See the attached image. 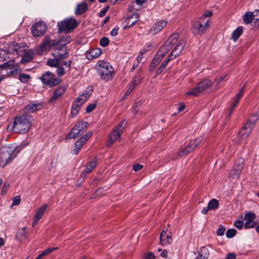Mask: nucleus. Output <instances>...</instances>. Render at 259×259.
Here are the masks:
<instances>
[{"label": "nucleus", "mask_w": 259, "mask_h": 259, "mask_svg": "<svg viewBox=\"0 0 259 259\" xmlns=\"http://www.w3.org/2000/svg\"><path fill=\"white\" fill-rule=\"evenodd\" d=\"M57 73L59 76H62L65 73V69L62 67H58L57 69Z\"/></svg>", "instance_id": "49"}, {"label": "nucleus", "mask_w": 259, "mask_h": 259, "mask_svg": "<svg viewBox=\"0 0 259 259\" xmlns=\"http://www.w3.org/2000/svg\"><path fill=\"white\" fill-rule=\"evenodd\" d=\"M200 93H201V92L199 88H198V86L197 85L196 87L186 93L185 95L186 96H197Z\"/></svg>", "instance_id": "34"}, {"label": "nucleus", "mask_w": 259, "mask_h": 259, "mask_svg": "<svg viewBox=\"0 0 259 259\" xmlns=\"http://www.w3.org/2000/svg\"><path fill=\"white\" fill-rule=\"evenodd\" d=\"M41 81L50 87H54L58 84L59 81L55 75L50 71L44 73L40 77Z\"/></svg>", "instance_id": "9"}, {"label": "nucleus", "mask_w": 259, "mask_h": 259, "mask_svg": "<svg viewBox=\"0 0 259 259\" xmlns=\"http://www.w3.org/2000/svg\"><path fill=\"white\" fill-rule=\"evenodd\" d=\"M102 53V50L97 48L88 51L85 53V56L88 59L93 60L98 58Z\"/></svg>", "instance_id": "20"}, {"label": "nucleus", "mask_w": 259, "mask_h": 259, "mask_svg": "<svg viewBox=\"0 0 259 259\" xmlns=\"http://www.w3.org/2000/svg\"><path fill=\"white\" fill-rule=\"evenodd\" d=\"M122 123H119L116 126L114 129L111 132L107 143L108 146H111L119 138L122 132Z\"/></svg>", "instance_id": "11"}, {"label": "nucleus", "mask_w": 259, "mask_h": 259, "mask_svg": "<svg viewBox=\"0 0 259 259\" xmlns=\"http://www.w3.org/2000/svg\"><path fill=\"white\" fill-rule=\"evenodd\" d=\"M92 131H88L82 136V145L92 136Z\"/></svg>", "instance_id": "40"}, {"label": "nucleus", "mask_w": 259, "mask_h": 259, "mask_svg": "<svg viewBox=\"0 0 259 259\" xmlns=\"http://www.w3.org/2000/svg\"><path fill=\"white\" fill-rule=\"evenodd\" d=\"M75 12L76 15H79L81 14V4H78L77 5Z\"/></svg>", "instance_id": "62"}, {"label": "nucleus", "mask_w": 259, "mask_h": 259, "mask_svg": "<svg viewBox=\"0 0 259 259\" xmlns=\"http://www.w3.org/2000/svg\"><path fill=\"white\" fill-rule=\"evenodd\" d=\"M139 20V14L137 12H135L132 15H128L124 20L126 25L124 26V29H126L134 25Z\"/></svg>", "instance_id": "13"}, {"label": "nucleus", "mask_w": 259, "mask_h": 259, "mask_svg": "<svg viewBox=\"0 0 259 259\" xmlns=\"http://www.w3.org/2000/svg\"><path fill=\"white\" fill-rule=\"evenodd\" d=\"M167 21L161 20L155 23L150 28L149 32L152 34H156L160 32L167 25Z\"/></svg>", "instance_id": "17"}, {"label": "nucleus", "mask_w": 259, "mask_h": 259, "mask_svg": "<svg viewBox=\"0 0 259 259\" xmlns=\"http://www.w3.org/2000/svg\"><path fill=\"white\" fill-rule=\"evenodd\" d=\"M98 72L102 79L105 81L111 80L114 74V68L109 63L104 60H100L96 65Z\"/></svg>", "instance_id": "4"}, {"label": "nucleus", "mask_w": 259, "mask_h": 259, "mask_svg": "<svg viewBox=\"0 0 259 259\" xmlns=\"http://www.w3.org/2000/svg\"><path fill=\"white\" fill-rule=\"evenodd\" d=\"M52 44L53 43L50 39L47 37L45 38L41 45L42 48L47 51L51 48Z\"/></svg>", "instance_id": "31"}, {"label": "nucleus", "mask_w": 259, "mask_h": 259, "mask_svg": "<svg viewBox=\"0 0 259 259\" xmlns=\"http://www.w3.org/2000/svg\"><path fill=\"white\" fill-rule=\"evenodd\" d=\"M165 55V54H163L160 50H158L149 65V69L150 71H153L155 69V67L160 63Z\"/></svg>", "instance_id": "15"}, {"label": "nucleus", "mask_w": 259, "mask_h": 259, "mask_svg": "<svg viewBox=\"0 0 259 259\" xmlns=\"http://www.w3.org/2000/svg\"><path fill=\"white\" fill-rule=\"evenodd\" d=\"M243 32V29L242 27H238L236 29H235L232 33V39L234 41H236L240 36L241 35V34Z\"/></svg>", "instance_id": "30"}, {"label": "nucleus", "mask_w": 259, "mask_h": 259, "mask_svg": "<svg viewBox=\"0 0 259 259\" xmlns=\"http://www.w3.org/2000/svg\"><path fill=\"white\" fill-rule=\"evenodd\" d=\"M18 154L15 145L6 146L0 149V167H4L9 164Z\"/></svg>", "instance_id": "3"}, {"label": "nucleus", "mask_w": 259, "mask_h": 259, "mask_svg": "<svg viewBox=\"0 0 259 259\" xmlns=\"http://www.w3.org/2000/svg\"><path fill=\"white\" fill-rule=\"evenodd\" d=\"M96 164L97 163L96 159H93L90 161L89 162L86 163L85 166V168L83 169L82 172L84 174H88L89 172H90L93 170L94 168H95V167L96 166Z\"/></svg>", "instance_id": "26"}, {"label": "nucleus", "mask_w": 259, "mask_h": 259, "mask_svg": "<svg viewBox=\"0 0 259 259\" xmlns=\"http://www.w3.org/2000/svg\"><path fill=\"white\" fill-rule=\"evenodd\" d=\"M47 207L48 204H44L36 210L32 222L33 226H34L38 223L39 220L43 216L45 211L47 210Z\"/></svg>", "instance_id": "16"}, {"label": "nucleus", "mask_w": 259, "mask_h": 259, "mask_svg": "<svg viewBox=\"0 0 259 259\" xmlns=\"http://www.w3.org/2000/svg\"><path fill=\"white\" fill-rule=\"evenodd\" d=\"M70 40V37L67 35L60 39L59 44L55 46L52 53L53 58L49 59L47 61L48 65L51 67H57L63 59L68 57L69 53L66 50V44L69 43Z\"/></svg>", "instance_id": "1"}, {"label": "nucleus", "mask_w": 259, "mask_h": 259, "mask_svg": "<svg viewBox=\"0 0 259 259\" xmlns=\"http://www.w3.org/2000/svg\"><path fill=\"white\" fill-rule=\"evenodd\" d=\"M30 78V76L27 74L22 73L19 75V79L22 82L26 83L29 80Z\"/></svg>", "instance_id": "38"}, {"label": "nucleus", "mask_w": 259, "mask_h": 259, "mask_svg": "<svg viewBox=\"0 0 259 259\" xmlns=\"http://www.w3.org/2000/svg\"><path fill=\"white\" fill-rule=\"evenodd\" d=\"M31 33L34 36H40L45 34L47 30V25L44 22H39L32 25Z\"/></svg>", "instance_id": "10"}, {"label": "nucleus", "mask_w": 259, "mask_h": 259, "mask_svg": "<svg viewBox=\"0 0 259 259\" xmlns=\"http://www.w3.org/2000/svg\"><path fill=\"white\" fill-rule=\"evenodd\" d=\"M254 15V19L256 21L259 20V10H254V12H252Z\"/></svg>", "instance_id": "58"}, {"label": "nucleus", "mask_w": 259, "mask_h": 259, "mask_svg": "<svg viewBox=\"0 0 259 259\" xmlns=\"http://www.w3.org/2000/svg\"><path fill=\"white\" fill-rule=\"evenodd\" d=\"M255 214L251 211H249L245 214L244 215V220L245 221V223L244 224V227H247L249 224L251 222L254 221L255 219Z\"/></svg>", "instance_id": "28"}, {"label": "nucleus", "mask_w": 259, "mask_h": 259, "mask_svg": "<svg viewBox=\"0 0 259 259\" xmlns=\"http://www.w3.org/2000/svg\"><path fill=\"white\" fill-rule=\"evenodd\" d=\"M135 89L134 85H130L128 89L126 91L125 94L123 95L122 98L125 99L127 96H128Z\"/></svg>", "instance_id": "47"}, {"label": "nucleus", "mask_w": 259, "mask_h": 259, "mask_svg": "<svg viewBox=\"0 0 259 259\" xmlns=\"http://www.w3.org/2000/svg\"><path fill=\"white\" fill-rule=\"evenodd\" d=\"M80 109L81 103L80 102V99L79 96L72 105V107L71 110V114L72 116H75L78 113Z\"/></svg>", "instance_id": "22"}, {"label": "nucleus", "mask_w": 259, "mask_h": 259, "mask_svg": "<svg viewBox=\"0 0 259 259\" xmlns=\"http://www.w3.org/2000/svg\"><path fill=\"white\" fill-rule=\"evenodd\" d=\"M244 159L242 158H238L231 170L230 175L235 179H238L243 168Z\"/></svg>", "instance_id": "12"}, {"label": "nucleus", "mask_w": 259, "mask_h": 259, "mask_svg": "<svg viewBox=\"0 0 259 259\" xmlns=\"http://www.w3.org/2000/svg\"><path fill=\"white\" fill-rule=\"evenodd\" d=\"M225 231V229L223 227V226L221 225L219 227V228L218 229L217 231V234L218 236H223Z\"/></svg>", "instance_id": "48"}, {"label": "nucleus", "mask_w": 259, "mask_h": 259, "mask_svg": "<svg viewBox=\"0 0 259 259\" xmlns=\"http://www.w3.org/2000/svg\"><path fill=\"white\" fill-rule=\"evenodd\" d=\"M251 131H249L248 127L247 128H244V126L240 130L238 133V136L240 138H246L250 133Z\"/></svg>", "instance_id": "32"}, {"label": "nucleus", "mask_w": 259, "mask_h": 259, "mask_svg": "<svg viewBox=\"0 0 259 259\" xmlns=\"http://www.w3.org/2000/svg\"><path fill=\"white\" fill-rule=\"evenodd\" d=\"M109 40L107 37H103L100 40L99 44L102 47H105L109 45Z\"/></svg>", "instance_id": "39"}, {"label": "nucleus", "mask_w": 259, "mask_h": 259, "mask_svg": "<svg viewBox=\"0 0 259 259\" xmlns=\"http://www.w3.org/2000/svg\"><path fill=\"white\" fill-rule=\"evenodd\" d=\"M242 19L245 24H249L251 23L252 21L254 20L253 13L250 11L245 12L243 16Z\"/></svg>", "instance_id": "27"}, {"label": "nucleus", "mask_w": 259, "mask_h": 259, "mask_svg": "<svg viewBox=\"0 0 259 259\" xmlns=\"http://www.w3.org/2000/svg\"><path fill=\"white\" fill-rule=\"evenodd\" d=\"M237 233L236 230L234 229H228L226 233L227 238H231L234 237Z\"/></svg>", "instance_id": "42"}, {"label": "nucleus", "mask_w": 259, "mask_h": 259, "mask_svg": "<svg viewBox=\"0 0 259 259\" xmlns=\"http://www.w3.org/2000/svg\"><path fill=\"white\" fill-rule=\"evenodd\" d=\"M81 149V141L78 140L75 143V148L72 151V153L74 155H76L79 151H80Z\"/></svg>", "instance_id": "37"}, {"label": "nucleus", "mask_w": 259, "mask_h": 259, "mask_svg": "<svg viewBox=\"0 0 259 259\" xmlns=\"http://www.w3.org/2000/svg\"><path fill=\"white\" fill-rule=\"evenodd\" d=\"M140 79H141L139 76H136L134 78L133 81L130 85H134V88H135L136 85L140 82Z\"/></svg>", "instance_id": "50"}, {"label": "nucleus", "mask_w": 259, "mask_h": 259, "mask_svg": "<svg viewBox=\"0 0 259 259\" xmlns=\"http://www.w3.org/2000/svg\"><path fill=\"white\" fill-rule=\"evenodd\" d=\"M165 67L163 66L162 65H160V67L156 70V74L157 75L161 73L165 69Z\"/></svg>", "instance_id": "57"}, {"label": "nucleus", "mask_w": 259, "mask_h": 259, "mask_svg": "<svg viewBox=\"0 0 259 259\" xmlns=\"http://www.w3.org/2000/svg\"><path fill=\"white\" fill-rule=\"evenodd\" d=\"M212 15V13L211 11H207L204 13L203 16L201 18L205 19V20L208 19L207 17H210Z\"/></svg>", "instance_id": "54"}, {"label": "nucleus", "mask_w": 259, "mask_h": 259, "mask_svg": "<svg viewBox=\"0 0 259 259\" xmlns=\"http://www.w3.org/2000/svg\"><path fill=\"white\" fill-rule=\"evenodd\" d=\"M33 57V52L32 50H29L25 51L23 55H22V58L21 62L22 63H25L30 61Z\"/></svg>", "instance_id": "24"}, {"label": "nucleus", "mask_w": 259, "mask_h": 259, "mask_svg": "<svg viewBox=\"0 0 259 259\" xmlns=\"http://www.w3.org/2000/svg\"><path fill=\"white\" fill-rule=\"evenodd\" d=\"M81 131V124L78 122L74 127H73L70 132L67 135L65 138V140H67L71 138L74 139L79 136L80 132Z\"/></svg>", "instance_id": "19"}, {"label": "nucleus", "mask_w": 259, "mask_h": 259, "mask_svg": "<svg viewBox=\"0 0 259 259\" xmlns=\"http://www.w3.org/2000/svg\"><path fill=\"white\" fill-rule=\"evenodd\" d=\"M203 139V138L199 137L195 139L190 140L189 143L184 148H182L177 153V156L179 157H182L193 152L196 147L201 144Z\"/></svg>", "instance_id": "5"}, {"label": "nucleus", "mask_w": 259, "mask_h": 259, "mask_svg": "<svg viewBox=\"0 0 259 259\" xmlns=\"http://www.w3.org/2000/svg\"><path fill=\"white\" fill-rule=\"evenodd\" d=\"M88 8V5L85 2H82V13H84Z\"/></svg>", "instance_id": "61"}, {"label": "nucleus", "mask_w": 259, "mask_h": 259, "mask_svg": "<svg viewBox=\"0 0 259 259\" xmlns=\"http://www.w3.org/2000/svg\"><path fill=\"white\" fill-rule=\"evenodd\" d=\"M57 247H50L46 249L45 250H44L41 254L44 256L45 255H47L49 254H50L51 252L56 250L57 249Z\"/></svg>", "instance_id": "46"}, {"label": "nucleus", "mask_w": 259, "mask_h": 259, "mask_svg": "<svg viewBox=\"0 0 259 259\" xmlns=\"http://www.w3.org/2000/svg\"><path fill=\"white\" fill-rule=\"evenodd\" d=\"M245 84H244L243 87H242V88L240 90V91L238 92V93L235 96V97L234 98V100H235L236 101L239 102L240 98H241L243 94V92H244V89L245 88Z\"/></svg>", "instance_id": "41"}, {"label": "nucleus", "mask_w": 259, "mask_h": 259, "mask_svg": "<svg viewBox=\"0 0 259 259\" xmlns=\"http://www.w3.org/2000/svg\"><path fill=\"white\" fill-rule=\"evenodd\" d=\"M118 28H114L111 31L110 34L113 36H115L118 34Z\"/></svg>", "instance_id": "59"}, {"label": "nucleus", "mask_w": 259, "mask_h": 259, "mask_svg": "<svg viewBox=\"0 0 259 259\" xmlns=\"http://www.w3.org/2000/svg\"><path fill=\"white\" fill-rule=\"evenodd\" d=\"M209 19L205 20L200 18L199 20L195 22L192 27V31L195 34L202 35L209 27Z\"/></svg>", "instance_id": "6"}, {"label": "nucleus", "mask_w": 259, "mask_h": 259, "mask_svg": "<svg viewBox=\"0 0 259 259\" xmlns=\"http://www.w3.org/2000/svg\"><path fill=\"white\" fill-rule=\"evenodd\" d=\"M207 205L210 209H216L219 206V202L217 199L213 198L209 201Z\"/></svg>", "instance_id": "33"}, {"label": "nucleus", "mask_w": 259, "mask_h": 259, "mask_svg": "<svg viewBox=\"0 0 259 259\" xmlns=\"http://www.w3.org/2000/svg\"><path fill=\"white\" fill-rule=\"evenodd\" d=\"M109 9V6H106L102 11H101L99 14V16L100 17H104L106 13H107V12L108 11Z\"/></svg>", "instance_id": "52"}, {"label": "nucleus", "mask_w": 259, "mask_h": 259, "mask_svg": "<svg viewBox=\"0 0 259 259\" xmlns=\"http://www.w3.org/2000/svg\"><path fill=\"white\" fill-rule=\"evenodd\" d=\"M154 255L152 252H149L145 256V259H154Z\"/></svg>", "instance_id": "64"}, {"label": "nucleus", "mask_w": 259, "mask_h": 259, "mask_svg": "<svg viewBox=\"0 0 259 259\" xmlns=\"http://www.w3.org/2000/svg\"><path fill=\"white\" fill-rule=\"evenodd\" d=\"M93 88L92 86H89L86 90L82 93V96L85 98V100L89 98L93 92Z\"/></svg>", "instance_id": "36"}, {"label": "nucleus", "mask_w": 259, "mask_h": 259, "mask_svg": "<svg viewBox=\"0 0 259 259\" xmlns=\"http://www.w3.org/2000/svg\"><path fill=\"white\" fill-rule=\"evenodd\" d=\"M143 168V165L138 163H137L133 166V169L135 171L141 170Z\"/></svg>", "instance_id": "56"}, {"label": "nucleus", "mask_w": 259, "mask_h": 259, "mask_svg": "<svg viewBox=\"0 0 259 259\" xmlns=\"http://www.w3.org/2000/svg\"><path fill=\"white\" fill-rule=\"evenodd\" d=\"M179 38V34L178 33H174L162 45L159 50L165 55L169 52L172 47L176 44Z\"/></svg>", "instance_id": "8"}, {"label": "nucleus", "mask_w": 259, "mask_h": 259, "mask_svg": "<svg viewBox=\"0 0 259 259\" xmlns=\"http://www.w3.org/2000/svg\"><path fill=\"white\" fill-rule=\"evenodd\" d=\"M77 26L76 21L73 18L66 19L58 23L59 32L68 33L73 30Z\"/></svg>", "instance_id": "7"}, {"label": "nucleus", "mask_w": 259, "mask_h": 259, "mask_svg": "<svg viewBox=\"0 0 259 259\" xmlns=\"http://www.w3.org/2000/svg\"><path fill=\"white\" fill-rule=\"evenodd\" d=\"M32 118L30 116L21 115L15 117L12 130L17 133L25 134L27 133L31 126Z\"/></svg>", "instance_id": "2"}, {"label": "nucleus", "mask_w": 259, "mask_h": 259, "mask_svg": "<svg viewBox=\"0 0 259 259\" xmlns=\"http://www.w3.org/2000/svg\"><path fill=\"white\" fill-rule=\"evenodd\" d=\"M226 76H227V74H223L220 77H218L215 78L214 81L215 82H217L218 83H219L221 81L224 80L225 79V78L226 77Z\"/></svg>", "instance_id": "53"}, {"label": "nucleus", "mask_w": 259, "mask_h": 259, "mask_svg": "<svg viewBox=\"0 0 259 259\" xmlns=\"http://www.w3.org/2000/svg\"><path fill=\"white\" fill-rule=\"evenodd\" d=\"M211 85V81L208 79H205L197 83L198 88H199L201 92L210 87Z\"/></svg>", "instance_id": "23"}, {"label": "nucleus", "mask_w": 259, "mask_h": 259, "mask_svg": "<svg viewBox=\"0 0 259 259\" xmlns=\"http://www.w3.org/2000/svg\"><path fill=\"white\" fill-rule=\"evenodd\" d=\"M159 238L160 244L163 246L170 244L172 241L170 234L168 235L165 229L160 233Z\"/></svg>", "instance_id": "18"}, {"label": "nucleus", "mask_w": 259, "mask_h": 259, "mask_svg": "<svg viewBox=\"0 0 259 259\" xmlns=\"http://www.w3.org/2000/svg\"><path fill=\"white\" fill-rule=\"evenodd\" d=\"M249 224L247 225V227H244L245 229H250V228H253L254 227H256L257 223L253 221L252 222H251L250 223H249Z\"/></svg>", "instance_id": "51"}, {"label": "nucleus", "mask_w": 259, "mask_h": 259, "mask_svg": "<svg viewBox=\"0 0 259 259\" xmlns=\"http://www.w3.org/2000/svg\"><path fill=\"white\" fill-rule=\"evenodd\" d=\"M198 254L202 257L203 259H206L209 254V250L207 247L203 246L201 247Z\"/></svg>", "instance_id": "35"}, {"label": "nucleus", "mask_w": 259, "mask_h": 259, "mask_svg": "<svg viewBox=\"0 0 259 259\" xmlns=\"http://www.w3.org/2000/svg\"><path fill=\"white\" fill-rule=\"evenodd\" d=\"M96 105V103L89 104L85 108L86 113H89L91 112L95 108Z\"/></svg>", "instance_id": "43"}, {"label": "nucleus", "mask_w": 259, "mask_h": 259, "mask_svg": "<svg viewBox=\"0 0 259 259\" xmlns=\"http://www.w3.org/2000/svg\"><path fill=\"white\" fill-rule=\"evenodd\" d=\"M243 224V221L240 220H236L234 223V225L239 230L242 228Z\"/></svg>", "instance_id": "44"}, {"label": "nucleus", "mask_w": 259, "mask_h": 259, "mask_svg": "<svg viewBox=\"0 0 259 259\" xmlns=\"http://www.w3.org/2000/svg\"><path fill=\"white\" fill-rule=\"evenodd\" d=\"M46 51L44 49L42 48L41 45L39 46L36 49V53L38 55L42 54L44 52Z\"/></svg>", "instance_id": "60"}, {"label": "nucleus", "mask_w": 259, "mask_h": 259, "mask_svg": "<svg viewBox=\"0 0 259 259\" xmlns=\"http://www.w3.org/2000/svg\"><path fill=\"white\" fill-rule=\"evenodd\" d=\"M21 199L19 196H16L14 198L13 200V205H17L20 202Z\"/></svg>", "instance_id": "55"}, {"label": "nucleus", "mask_w": 259, "mask_h": 259, "mask_svg": "<svg viewBox=\"0 0 259 259\" xmlns=\"http://www.w3.org/2000/svg\"><path fill=\"white\" fill-rule=\"evenodd\" d=\"M236 255L233 253H230L228 254L226 259H236Z\"/></svg>", "instance_id": "63"}, {"label": "nucleus", "mask_w": 259, "mask_h": 259, "mask_svg": "<svg viewBox=\"0 0 259 259\" xmlns=\"http://www.w3.org/2000/svg\"><path fill=\"white\" fill-rule=\"evenodd\" d=\"M41 106L37 104L30 103L25 108V111L28 112H33L40 108Z\"/></svg>", "instance_id": "29"}, {"label": "nucleus", "mask_w": 259, "mask_h": 259, "mask_svg": "<svg viewBox=\"0 0 259 259\" xmlns=\"http://www.w3.org/2000/svg\"><path fill=\"white\" fill-rule=\"evenodd\" d=\"M65 92V88L63 87L58 88L54 92L53 95L50 100L51 102L56 101Z\"/></svg>", "instance_id": "25"}, {"label": "nucleus", "mask_w": 259, "mask_h": 259, "mask_svg": "<svg viewBox=\"0 0 259 259\" xmlns=\"http://www.w3.org/2000/svg\"><path fill=\"white\" fill-rule=\"evenodd\" d=\"M174 59H175V58L172 56V55L169 54L168 55V56H167V58L164 60V61L162 63V64L161 65H162L163 66H164L166 67L168 63L170 60H172Z\"/></svg>", "instance_id": "45"}, {"label": "nucleus", "mask_w": 259, "mask_h": 259, "mask_svg": "<svg viewBox=\"0 0 259 259\" xmlns=\"http://www.w3.org/2000/svg\"><path fill=\"white\" fill-rule=\"evenodd\" d=\"M258 115L257 113L253 114L248 119L247 122L244 125V128H249V131H251L252 128L255 125L256 121L258 119Z\"/></svg>", "instance_id": "21"}, {"label": "nucleus", "mask_w": 259, "mask_h": 259, "mask_svg": "<svg viewBox=\"0 0 259 259\" xmlns=\"http://www.w3.org/2000/svg\"><path fill=\"white\" fill-rule=\"evenodd\" d=\"M186 41L185 39L181 38L176 43V46L170 54H172V56L176 58L183 51Z\"/></svg>", "instance_id": "14"}]
</instances>
